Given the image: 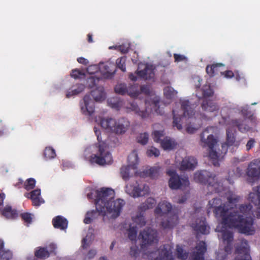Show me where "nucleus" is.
Masks as SVG:
<instances>
[{
	"instance_id": "1",
	"label": "nucleus",
	"mask_w": 260,
	"mask_h": 260,
	"mask_svg": "<svg viewBox=\"0 0 260 260\" xmlns=\"http://www.w3.org/2000/svg\"><path fill=\"white\" fill-rule=\"evenodd\" d=\"M215 216L220 222L216 231L221 233L223 241L226 243L224 249H219L216 252V258L224 260L232 249L230 242L233 240V234L230 229L234 228L241 233L252 235L255 228L249 212H215Z\"/></svg>"
},
{
	"instance_id": "2",
	"label": "nucleus",
	"mask_w": 260,
	"mask_h": 260,
	"mask_svg": "<svg viewBox=\"0 0 260 260\" xmlns=\"http://www.w3.org/2000/svg\"><path fill=\"white\" fill-rule=\"evenodd\" d=\"M114 196L115 191L112 188L102 187L92 190L87 193V197L89 200H93L95 211H121L125 202L121 199L114 200Z\"/></svg>"
},
{
	"instance_id": "3",
	"label": "nucleus",
	"mask_w": 260,
	"mask_h": 260,
	"mask_svg": "<svg viewBox=\"0 0 260 260\" xmlns=\"http://www.w3.org/2000/svg\"><path fill=\"white\" fill-rule=\"evenodd\" d=\"M208 128L205 129L201 134V141L203 147H208V157L215 166H219L221 160L228 151L229 146H232L235 142L234 134L229 128L226 129V142L222 143L220 146L217 144V140L213 135L207 136L205 139L206 134H208Z\"/></svg>"
},
{
	"instance_id": "4",
	"label": "nucleus",
	"mask_w": 260,
	"mask_h": 260,
	"mask_svg": "<svg viewBox=\"0 0 260 260\" xmlns=\"http://www.w3.org/2000/svg\"><path fill=\"white\" fill-rule=\"evenodd\" d=\"M228 193L226 202H223L221 199L218 198L210 200L208 204V211H229L236 208L240 197L230 191Z\"/></svg>"
},
{
	"instance_id": "5",
	"label": "nucleus",
	"mask_w": 260,
	"mask_h": 260,
	"mask_svg": "<svg viewBox=\"0 0 260 260\" xmlns=\"http://www.w3.org/2000/svg\"><path fill=\"white\" fill-rule=\"evenodd\" d=\"M94 131L99 142L98 151L96 154L91 156L90 161L100 166L111 164L113 161L111 154L106 150V144L102 140L100 131L94 127Z\"/></svg>"
},
{
	"instance_id": "6",
	"label": "nucleus",
	"mask_w": 260,
	"mask_h": 260,
	"mask_svg": "<svg viewBox=\"0 0 260 260\" xmlns=\"http://www.w3.org/2000/svg\"><path fill=\"white\" fill-rule=\"evenodd\" d=\"M100 124L102 127L109 132L122 135L127 131L130 123L125 118H121L117 120L112 118H103L100 120Z\"/></svg>"
},
{
	"instance_id": "7",
	"label": "nucleus",
	"mask_w": 260,
	"mask_h": 260,
	"mask_svg": "<svg viewBox=\"0 0 260 260\" xmlns=\"http://www.w3.org/2000/svg\"><path fill=\"white\" fill-rule=\"evenodd\" d=\"M194 180L201 184H208V190L220 193L224 190L222 185L216 181V176L206 170L198 171L194 173Z\"/></svg>"
},
{
	"instance_id": "8",
	"label": "nucleus",
	"mask_w": 260,
	"mask_h": 260,
	"mask_svg": "<svg viewBox=\"0 0 260 260\" xmlns=\"http://www.w3.org/2000/svg\"><path fill=\"white\" fill-rule=\"evenodd\" d=\"M181 109L183 111V115L181 117H177L175 114V111L173 110V125L176 127L178 130L182 128V124L180 123L181 119L184 117L191 118L194 114V110L191 108L190 102L188 100H184L181 102Z\"/></svg>"
},
{
	"instance_id": "9",
	"label": "nucleus",
	"mask_w": 260,
	"mask_h": 260,
	"mask_svg": "<svg viewBox=\"0 0 260 260\" xmlns=\"http://www.w3.org/2000/svg\"><path fill=\"white\" fill-rule=\"evenodd\" d=\"M149 260H174L172 255V248L170 245H165L155 251H148Z\"/></svg>"
},
{
	"instance_id": "10",
	"label": "nucleus",
	"mask_w": 260,
	"mask_h": 260,
	"mask_svg": "<svg viewBox=\"0 0 260 260\" xmlns=\"http://www.w3.org/2000/svg\"><path fill=\"white\" fill-rule=\"evenodd\" d=\"M202 90V96L204 98L201 105L202 109L208 112H213L218 110L219 107L215 103L211 100L206 99V98L212 96L213 94V91L210 85H204Z\"/></svg>"
},
{
	"instance_id": "11",
	"label": "nucleus",
	"mask_w": 260,
	"mask_h": 260,
	"mask_svg": "<svg viewBox=\"0 0 260 260\" xmlns=\"http://www.w3.org/2000/svg\"><path fill=\"white\" fill-rule=\"evenodd\" d=\"M128 165L122 166L120 169V174L123 179L127 180L129 177V170H135L137 169L139 163V158L135 151H133L127 157Z\"/></svg>"
},
{
	"instance_id": "12",
	"label": "nucleus",
	"mask_w": 260,
	"mask_h": 260,
	"mask_svg": "<svg viewBox=\"0 0 260 260\" xmlns=\"http://www.w3.org/2000/svg\"><path fill=\"white\" fill-rule=\"evenodd\" d=\"M246 174L248 182L254 183L260 179V157L249 164Z\"/></svg>"
},
{
	"instance_id": "13",
	"label": "nucleus",
	"mask_w": 260,
	"mask_h": 260,
	"mask_svg": "<svg viewBox=\"0 0 260 260\" xmlns=\"http://www.w3.org/2000/svg\"><path fill=\"white\" fill-rule=\"evenodd\" d=\"M149 190V187L146 184H139L137 182L135 185L129 184L125 186L126 192L135 198L148 194Z\"/></svg>"
},
{
	"instance_id": "14",
	"label": "nucleus",
	"mask_w": 260,
	"mask_h": 260,
	"mask_svg": "<svg viewBox=\"0 0 260 260\" xmlns=\"http://www.w3.org/2000/svg\"><path fill=\"white\" fill-rule=\"evenodd\" d=\"M167 174L170 177L169 185L172 189H177L183 185L187 186L189 184L187 178H181L175 170H168Z\"/></svg>"
},
{
	"instance_id": "15",
	"label": "nucleus",
	"mask_w": 260,
	"mask_h": 260,
	"mask_svg": "<svg viewBox=\"0 0 260 260\" xmlns=\"http://www.w3.org/2000/svg\"><path fill=\"white\" fill-rule=\"evenodd\" d=\"M145 104L146 108L144 110H140V108L135 101L130 102L126 106L128 111H133L142 119H147L150 117L152 110L149 109L147 101H146Z\"/></svg>"
},
{
	"instance_id": "16",
	"label": "nucleus",
	"mask_w": 260,
	"mask_h": 260,
	"mask_svg": "<svg viewBox=\"0 0 260 260\" xmlns=\"http://www.w3.org/2000/svg\"><path fill=\"white\" fill-rule=\"evenodd\" d=\"M80 107L82 113L85 115L91 116L94 112V103L90 95L86 94L83 101L80 102Z\"/></svg>"
},
{
	"instance_id": "17",
	"label": "nucleus",
	"mask_w": 260,
	"mask_h": 260,
	"mask_svg": "<svg viewBox=\"0 0 260 260\" xmlns=\"http://www.w3.org/2000/svg\"><path fill=\"white\" fill-rule=\"evenodd\" d=\"M143 240V245H151L158 241L157 232L152 229L149 228L140 234Z\"/></svg>"
},
{
	"instance_id": "18",
	"label": "nucleus",
	"mask_w": 260,
	"mask_h": 260,
	"mask_svg": "<svg viewBox=\"0 0 260 260\" xmlns=\"http://www.w3.org/2000/svg\"><path fill=\"white\" fill-rule=\"evenodd\" d=\"M101 213V215L103 217L104 220H106L107 218L114 219L119 215V212H87L84 222L86 224L90 223L92 219L95 217V214Z\"/></svg>"
},
{
	"instance_id": "19",
	"label": "nucleus",
	"mask_w": 260,
	"mask_h": 260,
	"mask_svg": "<svg viewBox=\"0 0 260 260\" xmlns=\"http://www.w3.org/2000/svg\"><path fill=\"white\" fill-rule=\"evenodd\" d=\"M206 251L205 243L201 241L198 243L196 248L189 257L190 260H204L203 254Z\"/></svg>"
},
{
	"instance_id": "20",
	"label": "nucleus",
	"mask_w": 260,
	"mask_h": 260,
	"mask_svg": "<svg viewBox=\"0 0 260 260\" xmlns=\"http://www.w3.org/2000/svg\"><path fill=\"white\" fill-rule=\"evenodd\" d=\"M198 164L197 159L191 156L185 157L182 160L180 165V170H193L195 169Z\"/></svg>"
},
{
	"instance_id": "21",
	"label": "nucleus",
	"mask_w": 260,
	"mask_h": 260,
	"mask_svg": "<svg viewBox=\"0 0 260 260\" xmlns=\"http://www.w3.org/2000/svg\"><path fill=\"white\" fill-rule=\"evenodd\" d=\"M137 74L145 80H150L154 78V72L152 66L146 65L143 70L137 71Z\"/></svg>"
},
{
	"instance_id": "22",
	"label": "nucleus",
	"mask_w": 260,
	"mask_h": 260,
	"mask_svg": "<svg viewBox=\"0 0 260 260\" xmlns=\"http://www.w3.org/2000/svg\"><path fill=\"white\" fill-rule=\"evenodd\" d=\"M161 213L160 216H162L164 218L163 221L161 222V226L164 229H171L172 228L176 223L177 220V217L176 215H173L171 217H168L165 212H159Z\"/></svg>"
},
{
	"instance_id": "23",
	"label": "nucleus",
	"mask_w": 260,
	"mask_h": 260,
	"mask_svg": "<svg viewBox=\"0 0 260 260\" xmlns=\"http://www.w3.org/2000/svg\"><path fill=\"white\" fill-rule=\"evenodd\" d=\"M91 95L96 102H102L106 99V93L103 87L99 86L91 91Z\"/></svg>"
},
{
	"instance_id": "24",
	"label": "nucleus",
	"mask_w": 260,
	"mask_h": 260,
	"mask_svg": "<svg viewBox=\"0 0 260 260\" xmlns=\"http://www.w3.org/2000/svg\"><path fill=\"white\" fill-rule=\"evenodd\" d=\"M232 124L237 127L238 130L242 133H245L251 130V128L245 121L241 119H235L232 120Z\"/></svg>"
},
{
	"instance_id": "25",
	"label": "nucleus",
	"mask_w": 260,
	"mask_h": 260,
	"mask_svg": "<svg viewBox=\"0 0 260 260\" xmlns=\"http://www.w3.org/2000/svg\"><path fill=\"white\" fill-rule=\"evenodd\" d=\"M156 204V200L153 198H148L139 207V211H146L147 210L153 209Z\"/></svg>"
},
{
	"instance_id": "26",
	"label": "nucleus",
	"mask_w": 260,
	"mask_h": 260,
	"mask_svg": "<svg viewBox=\"0 0 260 260\" xmlns=\"http://www.w3.org/2000/svg\"><path fill=\"white\" fill-rule=\"evenodd\" d=\"M193 228L197 231L203 234H207L209 232V227L206 224L205 218L200 220L196 225L193 226Z\"/></svg>"
},
{
	"instance_id": "27",
	"label": "nucleus",
	"mask_w": 260,
	"mask_h": 260,
	"mask_svg": "<svg viewBox=\"0 0 260 260\" xmlns=\"http://www.w3.org/2000/svg\"><path fill=\"white\" fill-rule=\"evenodd\" d=\"M161 147L165 150H170L175 148L177 143L170 138H165L160 141Z\"/></svg>"
},
{
	"instance_id": "28",
	"label": "nucleus",
	"mask_w": 260,
	"mask_h": 260,
	"mask_svg": "<svg viewBox=\"0 0 260 260\" xmlns=\"http://www.w3.org/2000/svg\"><path fill=\"white\" fill-rule=\"evenodd\" d=\"M28 194L30 195L29 198L31 200L32 204L36 206H39L41 204L40 189H36L31 191Z\"/></svg>"
},
{
	"instance_id": "29",
	"label": "nucleus",
	"mask_w": 260,
	"mask_h": 260,
	"mask_svg": "<svg viewBox=\"0 0 260 260\" xmlns=\"http://www.w3.org/2000/svg\"><path fill=\"white\" fill-rule=\"evenodd\" d=\"M160 167H153L149 169L145 170L143 171V173L146 177H149L152 179L157 178L159 173Z\"/></svg>"
},
{
	"instance_id": "30",
	"label": "nucleus",
	"mask_w": 260,
	"mask_h": 260,
	"mask_svg": "<svg viewBox=\"0 0 260 260\" xmlns=\"http://www.w3.org/2000/svg\"><path fill=\"white\" fill-rule=\"evenodd\" d=\"M53 224L55 228L63 230L67 228L68 222L66 219L58 216L53 219Z\"/></svg>"
},
{
	"instance_id": "31",
	"label": "nucleus",
	"mask_w": 260,
	"mask_h": 260,
	"mask_svg": "<svg viewBox=\"0 0 260 260\" xmlns=\"http://www.w3.org/2000/svg\"><path fill=\"white\" fill-rule=\"evenodd\" d=\"M223 65L221 63L213 64L206 67V71L207 73L210 76L213 77L220 71L219 68Z\"/></svg>"
},
{
	"instance_id": "32",
	"label": "nucleus",
	"mask_w": 260,
	"mask_h": 260,
	"mask_svg": "<svg viewBox=\"0 0 260 260\" xmlns=\"http://www.w3.org/2000/svg\"><path fill=\"white\" fill-rule=\"evenodd\" d=\"M154 211H172V205L166 201H162L158 203Z\"/></svg>"
},
{
	"instance_id": "33",
	"label": "nucleus",
	"mask_w": 260,
	"mask_h": 260,
	"mask_svg": "<svg viewBox=\"0 0 260 260\" xmlns=\"http://www.w3.org/2000/svg\"><path fill=\"white\" fill-rule=\"evenodd\" d=\"M6 195L4 193H0V211H16L15 209H13L10 205L7 204L4 207V201Z\"/></svg>"
},
{
	"instance_id": "34",
	"label": "nucleus",
	"mask_w": 260,
	"mask_h": 260,
	"mask_svg": "<svg viewBox=\"0 0 260 260\" xmlns=\"http://www.w3.org/2000/svg\"><path fill=\"white\" fill-rule=\"evenodd\" d=\"M76 86L77 87L76 88L73 89L71 91H68L67 92L66 97L67 98H70L73 95L78 94L79 93L82 92L85 88V86L82 84H79Z\"/></svg>"
},
{
	"instance_id": "35",
	"label": "nucleus",
	"mask_w": 260,
	"mask_h": 260,
	"mask_svg": "<svg viewBox=\"0 0 260 260\" xmlns=\"http://www.w3.org/2000/svg\"><path fill=\"white\" fill-rule=\"evenodd\" d=\"M111 67H114L113 64H105L104 63H101L100 64V70L101 72L104 74H109V75H113L115 74V70H111L110 68Z\"/></svg>"
},
{
	"instance_id": "36",
	"label": "nucleus",
	"mask_w": 260,
	"mask_h": 260,
	"mask_svg": "<svg viewBox=\"0 0 260 260\" xmlns=\"http://www.w3.org/2000/svg\"><path fill=\"white\" fill-rule=\"evenodd\" d=\"M127 94L132 97H137L140 94L139 85L134 84L128 86Z\"/></svg>"
},
{
	"instance_id": "37",
	"label": "nucleus",
	"mask_w": 260,
	"mask_h": 260,
	"mask_svg": "<svg viewBox=\"0 0 260 260\" xmlns=\"http://www.w3.org/2000/svg\"><path fill=\"white\" fill-rule=\"evenodd\" d=\"M245 251H244L243 254H242V252L240 251V249H238V251L239 253L238 254H236L234 260H251V256L249 254L247 253V247H245Z\"/></svg>"
},
{
	"instance_id": "38",
	"label": "nucleus",
	"mask_w": 260,
	"mask_h": 260,
	"mask_svg": "<svg viewBox=\"0 0 260 260\" xmlns=\"http://www.w3.org/2000/svg\"><path fill=\"white\" fill-rule=\"evenodd\" d=\"M151 106L153 107L154 111L158 115H162L164 113V111L160 108L159 100L156 99L151 101Z\"/></svg>"
},
{
	"instance_id": "39",
	"label": "nucleus",
	"mask_w": 260,
	"mask_h": 260,
	"mask_svg": "<svg viewBox=\"0 0 260 260\" xmlns=\"http://www.w3.org/2000/svg\"><path fill=\"white\" fill-rule=\"evenodd\" d=\"M245 247H247V253L249 254V247L248 245L247 242L245 240H242L240 241V243L238 244L236 247V254H238L239 253V251H238V249H240V251L242 252V255L243 254V253L244 252V251H245Z\"/></svg>"
},
{
	"instance_id": "40",
	"label": "nucleus",
	"mask_w": 260,
	"mask_h": 260,
	"mask_svg": "<svg viewBox=\"0 0 260 260\" xmlns=\"http://www.w3.org/2000/svg\"><path fill=\"white\" fill-rule=\"evenodd\" d=\"M44 157L47 159L54 158L56 156L55 150L50 147H47L44 151Z\"/></svg>"
},
{
	"instance_id": "41",
	"label": "nucleus",
	"mask_w": 260,
	"mask_h": 260,
	"mask_svg": "<svg viewBox=\"0 0 260 260\" xmlns=\"http://www.w3.org/2000/svg\"><path fill=\"white\" fill-rule=\"evenodd\" d=\"M93 239V235L92 231H89L86 236L82 240V247L85 248L89 246Z\"/></svg>"
},
{
	"instance_id": "42",
	"label": "nucleus",
	"mask_w": 260,
	"mask_h": 260,
	"mask_svg": "<svg viewBox=\"0 0 260 260\" xmlns=\"http://www.w3.org/2000/svg\"><path fill=\"white\" fill-rule=\"evenodd\" d=\"M137 215L133 216V220L137 224L140 225V226L145 225L146 222L143 216L141 214V212H136Z\"/></svg>"
},
{
	"instance_id": "43",
	"label": "nucleus",
	"mask_w": 260,
	"mask_h": 260,
	"mask_svg": "<svg viewBox=\"0 0 260 260\" xmlns=\"http://www.w3.org/2000/svg\"><path fill=\"white\" fill-rule=\"evenodd\" d=\"M128 87L124 84H119L117 85L115 88L114 90L116 93L121 95H124L127 93Z\"/></svg>"
},
{
	"instance_id": "44",
	"label": "nucleus",
	"mask_w": 260,
	"mask_h": 260,
	"mask_svg": "<svg viewBox=\"0 0 260 260\" xmlns=\"http://www.w3.org/2000/svg\"><path fill=\"white\" fill-rule=\"evenodd\" d=\"M36 183V181L35 179L32 178H28L24 183L23 187L26 190H29L35 187Z\"/></svg>"
},
{
	"instance_id": "45",
	"label": "nucleus",
	"mask_w": 260,
	"mask_h": 260,
	"mask_svg": "<svg viewBox=\"0 0 260 260\" xmlns=\"http://www.w3.org/2000/svg\"><path fill=\"white\" fill-rule=\"evenodd\" d=\"M125 61V57H121L118 58L116 60V64L117 67L120 69L123 72L126 71Z\"/></svg>"
},
{
	"instance_id": "46",
	"label": "nucleus",
	"mask_w": 260,
	"mask_h": 260,
	"mask_svg": "<svg viewBox=\"0 0 260 260\" xmlns=\"http://www.w3.org/2000/svg\"><path fill=\"white\" fill-rule=\"evenodd\" d=\"M99 81V78L95 76H91L87 79V86L89 88L96 86Z\"/></svg>"
},
{
	"instance_id": "47",
	"label": "nucleus",
	"mask_w": 260,
	"mask_h": 260,
	"mask_svg": "<svg viewBox=\"0 0 260 260\" xmlns=\"http://www.w3.org/2000/svg\"><path fill=\"white\" fill-rule=\"evenodd\" d=\"M164 93L166 98L168 99H172L176 93L173 88L169 86L164 88Z\"/></svg>"
},
{
	"instance_id": "48",
	"label": "nucleus",
	"mask_w": 260,
	"mask_h": 260,
	"mask_svg": "<svg viewBox=\"0 0 260 260\" xmlns=\"http://www.w3.org/2000/svg\"><path fill=\"white\" fill-rule=\"evenodd\" d=\"M35 255L38 258H45L49 257V253L44 248H41L35 252Z\"/></svg>"
},
{
	"instance_id": "49",
	"label": "nucleus",
	"mask_w": 260,
	"mask_h": 260,
	"mask_svg": "<svg viewBox=\"0 0 260 260\" xmlns=\"http://www.w3.org/2000/svg\"><path fill=\"white\" fill-rule=\"evenodd\" d=\"M149 139V135L147 133H141L137 137V141L142 145H146Z\"/></svg>"
},
{
	"instance_id": "50",
	"label": "nucleus",
	"mask_w": 260,
	"mask_h": 260,
	"mask_svg": "<svg viewBox=\"0 0 260 260\" xmlns=\"http://www.w3.org/2000/svg\"><path fill=\"white\" fill-rule=\"evenodd\" d=\"M176 251L178 260H185L187 258V253L181 247L177 246Z\"/></svg>"
},
{
	"instance_id": "51",
	"label": "nucleus",
	"mask_w": 260,
	"mask_h": 260,
	"mask_svg": "<svg viewBox=\"0 0 260 260\" xmlns=\"http://www.w3.org/2000/svg\"><path fill=\"white\" fill-rule=\"evenodd\" d=\"M224 77L227 78H232V77H235L236 80L239 81L241 79V77L238 72L234 73L232 71H226L223 73Z\"/></svg>"
},
{
	"instance_id": "52",
	"label": "nucleus",
	"mask_w": 260,
	"mask_h": 260,
	"mask_svg": "<svg viewBox=\"0 0 260 260\" xmlns=\"http://www.w3.org/2000/svg\"><path fill=\"white\" fill-rule=\"evenodd\" d=\"M113 48L120 51V52L123 54L127 53L129 51V46L124 44H122L119 46L109 47V49Z\"/></svg>"
},
{
	"instance_id": "53",
	"label": "nucleus",
	"mask_w": 260,
	"mask_h": 260,
	"mask_svg": "<svg viewBox=\"0 0 260 260\" xmlns=\"http://www.w3.org/2000/svg\"><path fill=\"white\" fill-rule=\"evenodd\" d=\"M164 135V134L163 131H155L152 134L154 141L157 143H160V141H161L160 140V138L162 137Z\"/></svg>"
},
{
	"instance_id": "54",
	"label": "nucleus",
	"mask_w": 260,
	"mask_h": 260,
	"mask_svg": "<svg viewBox=\"0 0 260 260\" xmlns=\"http://www.w3.org/2000/svg\"><path fill=\"white\" fill-rule=\"evenodd\" d=\"M137 231L135 226H130L128 231V236L131 240H135L137 236Z\"/></svg>"
},
{
	"instance_id": "55",
	"label": "nucleus",
	"mask_w": 260,
	"mask_h": 260,
	"mask_svg": "<svg viewBox=\"0 0 260 260\" xmlns=\"http://www.w3.org/2000/svg\"><path fill=\"white\" fill-rule=\"evenodd\" d=\"M0 255L1 256V260H10L12 257V254L9 250L0 251Z\"/></svg>"
},
{
	"instance_id": "56",
	"label": "nucleus",
	"mask_w": 260,
	"mask_h": 260,
	"mask_svg": "<svg viewBox=\"0 0 260 260\" xmlns=\"http://www.w3.org/2000/svg\"><path fill=\"white\" fill-rule=\"evenodd\" d=\"M147 153L148 156L150 157L152 156L157 157L160 154L159 150L153 147H151L150 149H148Z\"/></svg>"
},
{
	"instance_id": "57",
	"label": "nucleus",
	"mask_w": 260,
	"mask_h": 260,
	"mask_svg": "<svg viewBox=\"0 0 260 260\" xmlns=\"http://www.w3.org/2000/svg\"><path fill=\"white\" fill-rule=\"evenodd\" d=\"M2 216L7 219H13L18 217L17 212H2Z\"/></svg>"
},
{
	"instance_id": "58",
	"label": "nucleus",
	"mask_w": 260,
	"mask_h": 260,
	"mask_svg": "<svg viewBox=\"0 0 260 260\" xmlns=\"http://www.w3.org/2000/svg\"><path fill=\"white\" fill-rule=\"evenodd\" d=\"M71 76L75 79H79L84 76V74L78 69H75L72 70Z\"/></svg>"
},
{
	"instance_id": "59",
	"label": "nucleus",
	"mask_w": 260,
	"mask_h": 260,
	"mask_svg": "<svg viewBox=\"0 0 260 260\" xmlns=\"http://www.w3.org/2000/svg\"><path fill=\"white\" fill-rule=\"evenodd\" d=\"M33 215L28 212H24L21 214V217L25 222L30 223L31 222Z\"/></svg>"
},
{
	"instance_id": "60",
	"label": "nucleus",
	"mask_w": 260,
	"mask_h": 260,
	"mask_svg": "<svg viewBox=\"0 0 260 260\" xmlns=\"http://www.w3.org/2000/svg\"><path fill=\"white\" fill-rule=\"evenodd\" d=\"M252 206L250 204H241L239 206V211H251Z\"/></svg>"
},
{
	"instance_id": "61",
	"label": "nucleus",
	"mask_w": 260,
	"mask_h": 260,
	"mask_svg": "<svg viewBox=\"0 0 260 260\" xmlns=\"http://www.w3.org/2000/svg\"><path fill=\"white\" fill-rule=\"evenodd\" d=\"M96 250L95 249H90L85 256V259H90L93 258L96 254Z\"/></svg>"
},
{
	"instance_id": "62",
	"label": "nucleus",
	"mask_w": 260,
	"mask_h": 260,
	"mask_svg": "<svg viewBox=\"0 0 260 260\" xmlns=\"http://www.w3.org/2000/svg\"><path fill=\"white\" fill-rule=\"evenodd\" d=\"M256 142L253 138L250 139L247 142L246 145V148L247 151H249L252 148H253Z\"/></svg>"
},
{
	"instance_id": "63",
	"label": "nucleus",
	"mask_w": 260,
	"mask_h": 260,
	"mask_svg": "<svg viewBox=\"0 0 260 260\" xmlns=\"http://www.w3.org/2000/svg\"><path fill=\"white\" fill-rule=\"evenodd\" d=\"M140 93H143L146 95H149L150 93V89L147 85H142L139 88Z\"/></svg>"
},
{
	"instance_id": "64",
	"label": "nucleus",
	"mask_w": 260,
	"mask_h": 260,
	"mask_svg": "<svg viewBox=\"0 0 260 260\" xmlns=\"http://www.w3.org/2000/svg\"><path fill=\"white\" fill-rule=\"evenodd\" d=\"M174 57L175 62H180L185 60L186 59V58L185 56L176 53L174 54Z\"/></svg>"
}]
</instances>
